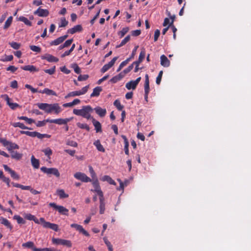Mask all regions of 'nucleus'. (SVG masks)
Wrapping results in <instances>:
<instances>
[{"instance_id":"obj_31","label":"nucleus","mask_w":251,"mask_h":251,"mask_svg":"<svg viewBox=\"0 0 251 251\" xmlns=\"http://www.w3.org/2000/svg\"><path fill=\"white\" fill-rule=\"evenodd\" d=\"M80 102V100L79 99H75L72 102L66 103L63 104L64 107H72L75 105L77 104Z\"/></svg>"},{"instance_id":"obj_62","label":"nucleus","mask_w":251,"mask_h":251,"mask_svg":"<svg viewBox=\"0 0 251 251\" xmlns=\"http://www.w3.org/2000/svg\"><path fill=\"white\" fill-rule=\"evenodd\" d=\"M13 59V56L12 55H6L5 56V57L3 59H1L0 60L3 62H6V61H10L12 60Z\"/></svg>"},{"instance_id":"obj_55","label":"nucleus","mask_w":251,"mask_h":251,"mask_svg":"<svg viewBox=\"0 0 251 251\" xmlns=\"http://www.w3.org/2000/svg\"><path fill=\"white\" fill-rule=\"evenodd\" d=\"M118 58V57H115L108 63L106 64V65L108 66L109 69L114 65Z\"/></svg>"},{"instance_id":"obj_21","label":"nucleus","mask_w":251,"mask_h":251,"mask_svg":"<svg viewBox=\"0 0 251 251\" xmlns=\"http://www.w3.org/2000/svg\"><path fill=\"white\" fill-rule=\"evenodd\" d=\"M92 123L93 124V125L95 127V129L96 130L97 132H101V126L100 123L96 121L95 119L93 118H92Z\"/></svg>"},{"instance_id":"obj_52","label":"nucleus","mask_w":251,"mask_h":251,"mask_svg":"<svg viewBox=\"0 0 251 251\" xmlns=\"http://www.w3.org/2000/svg\"><path fill=\"white\" fill-rule=\"evenodd\" d=\"M68 24V22L66 20L65 18H61V24L59 25L60 27H65Z\"/></svg>"},{"instance_id":"obj_46","label":"nucleus","mask_w":251,"mask_h":251,"mask_svg":"<svg viewBox=\"0 0 251 251\" xmlns=\"http://www.w3.org/2000/svg\"><path fill=\"white\" fill-rule=\"evenodd\" d=\"M18 118L20 120H25L29 124H31L33 123H34V121L33 119L28 118L27 117L25 116L19 117H18Z\"/></svg>"},{"instance_id":"obj_6","label":"nucleus","mask_w":251,"mask_h":251,"mask_svg":"<svg viewBox=\"0 0 251 251\" xmlns=\"http://www.w3.org/2000/svg\"><path fill=\"white\" fill-rule=\"evenodd\" d=\"M50 206L53 207L55 209L57 210L60 214L65 215L66 216L68 215V209L61 205H57L54 202H50L49 203Z\"/></svg>"},{"instance_id":"obj_23","label":"nucleus","mask_w":251,"mask_h":251,"mask_svg":"<svg viewBox=\"0 0 251 251\" xmlns=\"http://www.w3.org/2000/svg\"><path fill=\"white\" fill-rule=\"evenodd\" d=\"M24 217L27 220L34 221L35 223L40 224V219L38 220L34 216L31 214H25Z\"/></svg>"},{"instance_id":"obj_34","label":"nucleus","mask_w":251,"mask_h":251,"mask_svg":"<svg viewBox=\"0 0 251 251\" xmlns=\"http://www.w3.org/2000/svg\"><path fill=\"white\" fill-rule=\"evenodd\" d=\"M56 192L61 199L67 198L69 197L68 195L66 194L63 189H58Z\"/></svg>"},{"instance_id":"obj_19","label":"nucleus","mask_w":251,"mask_h":251,"mask_svg":"<svg viewBox=\"0 0 251 251\" xmlns=\"http://www.w3.org/2000/svg\"><path fill=\"white\" fill-rule=\"evenodd\" d=\"M21 68L23 70L28 71L30 72H38L39 71V70L33 65H26L25 66H22Z\"/></svg>"},{"instance_id":"obj_5","label":"nucleus","mask_w":251,"mask_h":251,"mask_svg":"<svg viewBox=\"0 0 251 251\" xmlns=\"http://www.w3.org/2000/svg\"><path fill=\"white\" fill-rule=\"evenodd\" d=\"M52 243L56 245H63L67 247H71L72 246V243L70 241L62 239L60 238H52Z\"/></svg>"},{"instance_id":"obj_41","label":"nucleus","mask_w":251,"mask_h":251,"mask_svg":"<svg viewBox=\"0 0 251 251\" xmlns=\"http://www.w3.org/2000/svg\"><path fill=\"white\" fill-rule=\"evenodd\" d=\"M114 105L119 110H122L124 108V106L121 104L120 101L118 100H115Z\"/></svg>"},{"instance_id":"obj_3","label":"nucleus","mask_w":251,"mask_h":251,"mask_svg":"<svg viewBox=\"0 0 251 251\" xmlns=\"http://www.w3.org/2000/svg\"><path fill=\"white\" fill-rule=\"evenodd\" d=\"M40 169L43 173L47 175H53L57 177L60 176V173L58 169L55 168H48L46 167H42Z\"/></svg>"},{"instance_id":"obj_20","label":"nucleus","mask_w":251,"mask_h":251,"mask_svg":"<svg viewBox=\"0 0 251 251\" xmlns=\"http://www.w3.org/2000/svg\"><path fill=\"white\" fill-rule=\"evenodd\" d=\"M144 89H145V93L147 94V93H149L150 91V81L149 75L148 74H146L145 75V82L144 85Z\"/></svg>"},{"instance_id":"obj_4","label":"nucleus","mask_w":251,"mask_h":251,"mask_svg":"<svg viewBox=\"0 0 251 251\" xmlns=\"http://www.w3.org/2000/svg\"><path fill=\"white\" fill-rule=\"evenodd\" d=\"M40 224L44 227L49 228L54 231H57L58 230V226L57 225L46 222L43 218H40Z\"/></svg>"},{"instance_id":"obj_1","label":"nucleus","mask_w":251,"mask_h":251,"mask_svg":"<svg viewBox=\"0 0 251 251\" xmlns=\"http://www.w3.org/2000/svg\"><path fill=\"white\" fill-rule=\"evenodd\" d=\"M36 105L47 113L54 112L56 114L60 113L62 110L58 103L49 104L47 103H38Z\"/></svg>"},{"instance_id":"obj_48","label":"nucleus","mask_w":251,"mask_h":251,"mask_svg":"<svg viewBox=\"0 0 251 251\" xmlns=\"http://www.w3.org/2000/svg\"><path fill=\"white\" fill-rule=\"evenodd\" d=\"M30 49L33 51L36 52H40L41 51V49L38 46L34 45H31L29 46Z\"/></svg>"},{"instance_id":"obj_56","label":"nucleus","mask_w":251,"mask_h":251,"mask_svg":"<svg viewBox=\"0 0 251 251\" xmlns=\"http://www.w3.org/2000/svg\"><path fill=\"white\" fill-rule=\"evenodd\" d=\"M89 170L90 173L93 179L94 180L95 178H97L96 173L92 166H89Z\"/></svg>"},{"instance_id":"obj_38","label":"nucleus","mask_w":251,"mask_h":251,"mask_svg":"<svg viewBox=\"0 0 251 251\" xmlns=\"http://www.w3.org/2000/svg\"><path fill=\"white\" fill-rule=\"evenodd\" d=\"M11 125L14 127H19L20 128H21L22 129H29L28 127L25 126L23 123H20V122L11 123Z\"/></svg>"},{"instance_id":"obj_35","label":"nucleus","mask_w":251,"mask_h":251,"mask_svg":"<svg viewBox=\"0 0 251 251\" xmlns=\"http://www.w3.org/2000/svg\"><path fill=\"white\" fill-rule=\"evenodd\" d=\"M130 39V36L127 35L126 36L121 42V43L116 46V48H119L124 45H125L126 44Z\"/></svg>"},{"instance_id":"obj_54","label":"nucleus","mask_w":251,"mask_h":251,"mask_svg":"<svg viewBox=\"0 0 251 251\" xmlns=\"http://www.w3.org/2000/svg\"><path fill=\"white\" fill-rule=\"evenodd\" d=\"M118 58V57H115L108 63L106 64V65L108 66L109 69L114 65Z\"/></svg>"},{"instance_id":"obj_45","label":"nucleus","mask_w":251,"mask_h":251,"mask_svg":"<svg viewBox=\"0 0 251 251\" xmlns=\"http://www.w3.org/2000/svg\"><path fill=\"white\" fill-rule=\"evenodd\" d=\"M13 218L14 219L17 220L18 223L19 224H24L25 223L23 218L19 215H15Z\"/></svg>"},{"instance_id":"obj_58","label":"nucleus","mask_w":251,"mask_h":251,"mask_svg":"<svg viewBox=\"0 0 251 251\" xmlns=\"http://www.w3.org/2000/svg\"><path fill=\"white\" fill-rule=\"evenodd\" d=\"M55 71V66H53L52 68L50 69L44 70V72L50 75H52L54 73Z\"/></svg>"},{"instance_id":"obj_13","label":"nucleus","mask_w":251,"mask_h":251,"mask_svg":"<svg viewBox=\"0 0 251 251\" xmlns=\"http://www.w3.org/2000/svg\"><path fill=\"white\" fill-rule=\"evenodd\" d=\"M71 226L72 227L75 228L76 230L79 231L80 233L83 234L85 235H89L87 232L80 225L73 224L71 225Z\"/></svg>"},{"instance_id":"obj_29","label":"nucleus","mask_w":251,"mask_h":251,"mask_svg":"<svg viewBox=\"0 0 251 251\" xmlns=\"http://www.w3.org/2000/svg\"><path fill=\"white\" fill-rule=\"evenodd\" d=\"M101 180L103 181H107L110 184L116 185V183L114 180H113L112 178L108 176H103L101 178Z\"/></svg>"},{"instance_id":"obj_11","label":"nucleus","mask_w":251,"mask_h":251,"mask_svg":"<svg viewBox=\"0 0 251 251\" xmlns=\"http://www.w3.org/2000/svg\"><path fill=\"white\" fill-rule=\"evenodd\" d=\"M1 97L4 98L7 102V104L12 109H15L16 108L20 107V105L17 103H13L10 101V99L7 95H3Z\"/></svg>"},{"instance_id":"obj_27","label":"nucleus","mask_w":251,"mask_h":251,"mask_svg":"<svg viewBox=\"0 0 251 251\" xmlns=\"http://www.w3.org/2000/svg\"><path fill=\"white\" fill-rule=\"evenodd\" d=\"M137 86V85L135 83V82L133 80L130 81L126 84V87L128 90H134L136 89Z\"/></svg>"},{"instance_id":"obj_60","label":"nucleus","mask_w":251,"mask_h":251,"mask_svg":"<svg viewBox=\"0 0 251 251\" xmlns=\"http://www.w3.org/2000/svg\"><path fill=\"white\" fill-rule=\"evenodd\" d=\"M23 247L32 248L34 247V243L32 242H27L22 245Z\"/></svg>"},{"instance_id":"obj_14","label":"nucleus","mask_w":251,"mask_h":251,"mask_svg":"<svg viewBox=\"0 0 251 251\" xmlns=\"http://www.w3.org/2000/svg\"><path fill=\"white\" fill-rule=\"evenodd\" d=\"M100 199V214H103L104 213L105 211V203L104 201V196H101V197H99Z\"/></svg>"},{"instance_id":"obj_7","label":"nucleus","mask_w":251,"mask_h":251,"mask_svg":"<svg viewBox=\"0 0 251 251\" xmlns=\"http://www.w3.org/2000/svg\"><path fill=\"white\" fill-rule=\"evenodd\" d=\"M74 177L84 182H91V179L87 176L84 173L77 172L74 175Z\"/></svg>"},{"instance_id":"obj_24","label":"nucleus","mask_w":251,"mask_h":251,"mask_svg":"<svg viewBox=\"0 0 251 251\" xmlns=\"http://www.w3.org/2000/svg\"><path fill=\"white\" fill-rule=\"evenodd\" d=\"M39 92L40 93L46 94L48 95L57 96L56 93L54 91L48 88H45L42 91L40 90Z\"/></svg>"},{"instance_id":"obj_37","label":"nucleus","mask_w":251,"mask_h":251,"mask_svg":"<svg viewBox=\"0 0 251 251\" xmlns=\"http://www.w3.org/2000/svg\"><path fill=\"white\" fill-rule=\"evenodd\" d=\"M13 17L12 16H10L8 18L6 22H5V24L4 25L3 28L6 29H7L11 25L12 22Z\"/></svg>"},{"instance_id":"obj_18","label":"nucleus","mask_w":251,"mask_h":251,"mask_svg":"<svg viewBox=\"0 0 251 251\" xmlns=\"http://www.w3.org/2000/svg\"><path fill=\"white\" fill-rule=\"evenodd\" d=\"M94 110L96 111V113L101 117H103L106 113V110L105 109H102L100 106L96 107Z\"/></svg>"},{"instance_id":"obj_53","label":"nucleus","mask_w":251,"mask_h":251,"mask_svg":"<svg viewBox=\"0 0 251 251\" xmlns=\"http://www.w3.org/2000/svg\"><path fill=\"white\" fill-rule=\"evenodd\" d=\"M162 75H163V71H161L159 72V74L156 79V83L157 84L159 85L160 84Z\"/></svg>"},{"instance_id":"obj_63","label":"nucleus","mask_w":251,"mask_h":251,"mask_svg":"<svg viewBox=\"0 0 251 251\" xmlns=\"http://www.w3.org/2000/svg\"><path fill=\"white\" fill-rule=\"evenodd\" d=\"M25 87L30 90L33 93H35L38 92L37 89L34 88L30 85L25 84Z\"/></svg>"},{"instance_id":"obj_59","label":"nucleus","mask_w":251,"mask_h":251,"mask_svg":"<svg viewBox=\"0 0 251 251\" xmlns=\"http://www.w3.org/2000/svg\"><path fill=\"white\" fill-rule=\"evenodd\" d=\"M88 77H89V76L87 75H80L78 76L77 79H78V81H84V80H87Z\"/></svg>"},{"instance_id":"obj_32","label":"nucleus","mask_w":251,"mask_h":251,"mask_svg":"<svg viewBox=\"0 0 251 251\" xmlns=\"http://www.w3.org/2000/svg\"><path fill=\"white\" fill-rule=\"evenodd\" d=\"M31 161L32 165L35 169H38L39 167V160L36 159L33 155L31 156Z\"/></svg>"},{"instance_id":"obj_15","label":"nucleus","mask_w":251,"mask_h":251,"mask_svg":"<svg viewBox=\"0 0 251 251\" xmlns=\"http://www.w3.org/2000/svg\"><path fill=\"white\" fill-rule=\"evenodd\" d=\"M160 64L164 67H168L170 66V62L165 55H162L160 57Z\"/></svg>"},{"instance_id":"obj_17","label":"nucleus","mask_w":251,"mask_h":251,"mask_svg":"<svg viewBox=\"0 0 251 251\" xmlns=\"http://www.w3.org/2000/svg\"><path fill=\"white\" fill-rule=\"evenodd\" d=\"M82 30V26L80 25H76L74 27L68 30L67 32L70 34H73L76 32H80Z\"/></svg>"},{"instance_id":"obj_25","label":"nucleus","mask_w":251,"mask_h":251,"mask_svg":"<svg viewBox=\"0 0 251 251\" xmlns=\"http://www.w3.org/2000/svg\"><path fill=\"white\" fill-rule=\"evenodd\" d=\"M102 91V88L98 86L95 88L93 89V93L91 94L90 97H98L100 95V92Z\"/></svg>"},{"instance_id":"obj_10","label":"nucleus","mask_w":251,"mask_h":251,"mask_svg":"<svg viewBox=\"0 0 251 251\" xmlns=\"http://www.w3.org/2000/svg\"><path fill=\"white\" fill-rule=\"evenodd\" d=\"M34 14L38 15L39 17H47L49 14V12L47 9H41L40 7L38 8L37 10L34 12Z\"/></svg>"},{"instance_id":"obj_33","label":"nucleus","mask_w":251,"mask_h":251,"mask_svg":"<svg viewBox=\"0 0 251 251\" xmlns=\"http://www.w3.org/2000/svg\"><path fill=\"white\" fill-rule=\"evenodd\" d=\"M11 156L12 158L16 159L17 160H19L22 157V154L18 153L17 151H11Z\"/></svg>"},{"instance_id":"obj_26","label":"nucleus","mask_w":251,"mask_h":251,"mask_svg":"<svg viewBox=\"0 0 251 251\" xmlns=\"http://www.w3.org/2000/svg\"><path fill=\"white\" fill-rule=\"evenodd\" d=\"M94 145L96 147L97 150L99 151H101L102 152L105 151V149L103 147L102 145L100 144V141L99 140H97L94 142Z\"/></svg>"},{"instance_id":"obj_51","label":"nucleus","mask_w":251,"mask_h":251,"mask_svg":"<svg viewBox=\"0 0 251 251\" xmlns=\"http://www.w3.org/2000/svg\"><path fill=\"white\" fill-rule=\"evenodd\" d=\"M43 151L44 152L45 154L48 156L49 158L50 159V156L52 154V152L50 149V148H47L44 150H43Z\"/></svg>"},{"instance_id":"obj_50","label":"nucleus","mask_w":251,"mask_h":251,"mask_svg":"<svg viewBox=\"0 0 251 251\" xmlns=\"http://www.w3.org/2000/svg\"><path fill=\"white\" fill-rule=\"evenodd\" d=\"M103 241L108 247L109 251H113L112 246L106 237L103 238Z\"/></svg>"},{"instance_id":"obj_57","label":"nucleus","mask_w":251,"mask_h":251,"mask_svg":"<svg viewBox=\"0 0 251 251\" xmlns=\"http://www.w3.org/2000/svg\"><path fill=\"white\" fill-rule=\"evenodd\" d=\"M66 144L69 146L74 147H76L77 146V143L75 141L73 140H68Z\"/></svg>"},{"instance_id":"obj_28","label":"nucleus","mask_w":251,"mask_h":251,"mask_svg":"<svg viewBox=\"0 0 251 251\" xmlns=\"http://www.w3.org/2000/svg\"><path fill=\"white\" fill-rule=\"evenodd\" d=\"M7 148L8 150L11 152V151H13L12 150L14 149H18L19 147L16 144L9 141L8 146H7Z\"/></svg>"},{"instance_id":"obj_42","label":"nucleus","mask_w":251,"mask_h":251,"mask_svg":"<svg viewBox=\"0 0 251 251\" xmlns=\"http://www.w3.org/2000/svg\"><path fill=\"white\" fill-rule=\"evenodd\" d=\"M76 125L78 127H79L80 128L85 129L87 131L90 130V128H89V126L86 124H81L80 123H77L76 124Z\"/></svg>"},{"instance_id":"obj_44","label":"nucleus","mask_w":251,"mask_h":251,"mask_svg":"<svg viewBox=\"0 0 251 251\" xmlns=\"http://www.w3.org/2000/svg\"><path fill=\"white\" fill-rule=\"evenodd\" d=\"M20 133L22 134H25L27 136H30V137H35V131H33V132H31V131H23V130H22L20 131Z\"/></svg>"},{"instance_id":"obj_39","label":"nucleus","mask_w":251,"mask_h":251,"mask_svg":"<svg viewBox=\"0 0 251 251\" xmlns=\"http://www.w3.org/2000/svg\"><path fill=\"white\" fill-rule=\"evenodd\" d=\"M19 20L24 22L26 25L31 26V22H30L24 16H21L19 18Z\"/></svg>"},{"instance_id":"obj_64","label":"nucleus","mask_w":251,"mask_h":251,"mask_svg":"<svg viewBox=\"0 0 251 251\" xmlns=\"http://www.w3.org/2000/svg\"><path fill=\"white\" fill-rule=\"evenodd\" d=\"M160 32L159 29L155 30L154 32V41L156 42L160 35Z\"/></svg>"},{"instance_id":"obj_8","label":"nucleus","mask_w":251,"mask_h":251,"mask_svg":"<svg viewBox=\"0 0 251 251\" xmlns=\"http://www.w3.org/2000/svg\"><path fill=\"white\" fill-rule=\"evenodd\" d=\"M92 184L93 187H94V190H91V191L96 192L99 197H101V196H103V194L102 191L101 190L99 184V181L97 178L94 179L92 182Z\"/></svg>"},{"instance_id":"obj_9","label":"nucleus","mask_w":251,"mask_h":251,"mask_svg":"<svg viewBox=\"0 0 251 251\" xmlns=\"http://www.w3.org/2000/svg\"><path fill=\"white\" fill-rule=\"evenodd\" d=\"M73 119V118H66V119H57L50 120V121H49L50 123H54L59 125H67V124L70 122Z\"/></svg>"},{"instance_id":"obj_61","label":"nucleus","mask_w":251,"mask_h":251,"mask_svg":"<svg viewBox=\"0 0 251 251\" xmlns=\"http://www.w3.org/2000/svg\"><path fill=\"white\" fill-rule=\"evenodd\" d=\"M73 67L74 69V71L75 73L77 74H79L81 73V70L80 68L76 64H74L73 65Z\"/></svg>"},{"instance_id":"obj_2","label":"nucleus","mask_w":251,"mask_h":251,"mask_svg":"<svg viewBox=\"0 0 251 251\" xmlns=\"http://www.w3.org/2000/svg\"><path fill=\"white\" fill-rule=\"evenodd\" d=\"M93 109L90 105L83 106L81 109H74L73 113L77 116H80L87 119H92V117L91 113L93 112Z\"/></svg>"},{"instance_id":"obj_40","label":"nucleus","mask_w":251,"mask_h":251,"mask_svg":"<svg viewBox=\"0 0 251 251\" xmlns=\"http://www.w3.org/2000/svg\"><path fill=\"white\" fill-rule=\"evenodd\" d=\"M81 95L80 91H75L69 93L66 97V98Z\"/></svg>"},{"instance_id":"obj_47","label":"nucleus","mask_w":251,"mask_h":251,"mask_svg":"<svg viewBox=\"0 0 251 251\" xmlns=\"http://www.w3.org/2000/svg\"><path fill=\"white\" fill-rule=\"evenodd\" d=\"M9 44L12 48L15 50L19 49L21 47V44L17 42H12L9 43Z\"/></svg>"},{"instance_id":"obj_12","label":"nucleus","mask_w":251,"mask_h":251,"mask_svg":"<svg viewBox=\"0 0 251 251\" xmlns=\"http://www.w3.org/2000/svg\"><path fill=\"white\" fill-rule=\"evenodd\" d=\"M41 58L42 59L47 60L49 62H57L58 61V59L54 56L50 54H46L41 56Z\"/></svg>"},{"instance_id":"obj_22","label":"nucleus","mask_w":251,"mask_h":251,"mask_svg":"<svg viewBox=\"0 0 251 251\" xmlns=\"http://www.w3.org/2000/svg\"><path fill=\"white\" fill-rule=\"evenodd\" d=\"M145 56V51L144 50H143L141 51L138 60L135 61L133 63L134 65H137V66H139V64L142 62L143 60L144 59Z\"/></svg>"},{"instance_id":"obj_16","label":"nucleus","mask_w":251,"mask_h":251,"mask_svg":"<svg viewBox=\"0 0 251 251\" xmlns=\"http://www.w3.org/2000/svg\"><path fill=\"white\" fill-rule=\"evenodd\" d=\"M68 35H65L64 36L59 37L56 39L52 41L50 44V45H58L62 43L68 37Z\"/></svg>"},{"instance_id":"obj_43","label":"nucleus","mask_w":251,"mask_h":251,"mask_svg":"<svg viewBox=\"0 0 251 251\" xmlns=\"http://www.w3.org/2000/svg\"><path fill=\"white\" fill-rule=\"evenodd\" d=\"M49 121H50V119H47L42 121H38L36 124V126L38 127H41L45 126L47 123H49Z\"/></svg>"},{"instance_id":"obj_49","label":"nucleus","mask_w":251,"mask_h":251,"mask_svg":"<svg viewBox=\"0 0 251 251\" xmlns=\"http://www.w3.org/2000/svg\"><path fill=\"white\" fill-rule=\"evenodd\" d=\"M50 136L46 134H41L35 131V137H37L39 139H42L44 137H49Z\"/></svg>"},{"instance_id":"obj_36","label":"nucleus","mask_w":251,"mask_h":251,"mask_svg":"<svg viewBox=\"0 0 251 251\" xmlns=\"http://www.w3.org/2000/svg\"><path fill=\"white\" fill-rule=\"evenodd\" d=\"M129 28L128 27H124L122 30L118 32V34L120 36V38H122L124 37L125 34L128 32L129 31Z\"/></svg>"},{"instance_id":"obj_30","label":"nucleus","mask_w":251,"mask_h":251,"mask_svg":"<svg viewBox=\"0 0 251 251\" xmlns=\"http://www.w3.org/2000/svg\"><path fill=\"white\" fill-rule=\"evenodd\" d=\"M0 222L1 224L6 226L7 228H9L10 229L12 228V226H11L10 222L6 219L2 218V217L0 218Z\"/></svg>"}]
</instances>
